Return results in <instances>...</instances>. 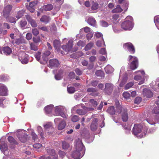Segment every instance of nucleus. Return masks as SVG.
<instances>
[{
  "label": "nucleus",
  "instance_id": "obj_1",
  "mask_svg": "<svg viewBox=\"0 0 159 159\" xmlns=\"http://www.w3.org/2000/svg\"><path fill=\"white\" fill-rule=\"evenodd\" d=\"M76 150L71 155L70 159H80L84 155L85 149L81 139H78L75 145Z\"/></svg>",
  "mask_w": 159,
  "mask_h": 159
},
{
  "label": "nucleus",
  "instance_id": "obj_2",
  "mask_svg": "<svg viewBox=\"0 0 159 159\" xmlns=\"http://www.w3.org/2000/svg\"><path fill=\"white\" fill-rule=\"evenodd\" d=\"M147 129L146 128H143L142 125L139 124L134 125L132 133L134 135H137L140 133L141 134L138 136V137L141 138L145 136L147 133Z\"/></svg>",
  "mask_w": 159,
  "mask_h": 159
},
{
  "label": "nucleus",
  "instance_id": "obj_3",
  "mask_svg": "<svg viewBox=\"0 0 159 159\" xmlns=\"http://www.w3.org/2000/svg\"><path fill=\"white\" fill-rule=\"evenodd\" d=\"M133 18L131 16H127L125 20L121 24V28L125 30H130L133 28L134 24Z\"/></svg>",
  "mask_w": 159,
  "mask_h": 159
},
{
  "label": "nucleus",
  "instance_id": "obj_4",
  "mask_svg": "<svg viewBox=\"0 0 159 159\" xmlns=\"http://www.w3.org/2000/svg\"><path fill=\"white\" fill-rule=\"evenodd\" d=\"M116 111L118 113H121L122 119L123 121L126 122L127 121L128 115L126 108L123 107L121 105H119L116 106Z\"/></svg>",
  "mask_w": 159,
  "mask_h": 159
},
{
  "label": "nucleus",
  "instance_id": "obj_5",
  "mask_svg": "<svg viewBox=\"0 0 159 159\" xmlns=\"http://www.w3.org/2000/svg\"><path fill=\"white\" fill-rule=\"evenodd\" d=\"M0 149L1 151L6 156L8 155L9 154L7 146L3 139V138H1L0 140Z\"/></svg>",
  "mask_w": 159,
  "mask_h": 159
},
{
  "label": "nucleus",
  "instance_id": "obj_6",
  "mask_svg": "<svg viewBox=\"0 0 159 159\" xmlns=\"http://www.w3.org/2000/svg\"><path fill=\"white\" fill-rule=\"evenodd\" d=\"M129 61L132 60V61L130 64V68L132 70H134L136 69L138 66V59L135 57H133L130 55L129 57Z\"/></svg>",
  "mask_w": 159,
  "mask_h": 159
},
{
  "label": "nucleus",
  "instance_id": "obj_7",
  "mask_svg": "<svg viewBox=\"0 0 159 159\" xmlns=\"http://www.w3.org/2000/svg\"><path fill=\"white\" fill-rule=\"evenodd\" d=\"M65 109L64 107L62 106L56 107L55 112L56 115H60L63 118L66 117V115L64 113Z\"/></svg>",
  "mask_w": 159,
  "mask_h": 159
},
{
  "label": "nucleus",
  "instance_id": "obj_8",
  "mask_svg": "<svg viewBox=\"0 0 159 159\" xmlns=\"http://www.w3.org/2000/svg\"><path fill=\"white\" fill-rule=\"evenodd\" d=\"M12 6L8 5L4 7L3 10V15L6 19H7L9 16L12 10Z\"/></svg>",
  "mask_w": 159,
  "mask_h": 159
},
{
  "label": "nucleus",
  "instance_id": "obj_9",
  "mask_svg": "<svg viewBox=\"0 0 159 159\" xmlns=\"http://www.w3.org/2000/svg\"><path fill=\"white\" fill-rule=\"evenodd\" d=\"M25 132L24 130H23L17 133V137L20 141L22 143L25 142L27 140L28 135L25 134Z\"/></svg>",
  "mask_w": 159,
  "mask_h": 159
},
{
  "label": "nucleus",
  "instance_id": "obj_10",
  "mask_svg": "<svg viewBox=\"0 0 159 159\" xmlns=\"http://www.w3.org/2000/svg\"><path fill=\"white\" fill-rule=\"evenodd\" d=\"M114 85L111 83H106L104 89V92L108 95L111 94L114 89Z\"/></svg>",
  "mask_w": 159,
  "mask_h": 159
},
{
  "label": "nucleus",
  "instance_id": "obj_11",
  "mask_svg": "<svg viewBox=\"0 0 159 159\" xmlns=\"http://www.w3.org/2000/svg\"><path fill=\"white\" fill-rule=\"evenodd\" d=\"M72 47V41H69L68 44L62 46V48L63 50L65 52H63H63H61V53L62 54H67L68 52L71 51Z\"/></svg>",
  "mask_w": 159,
  "mask_h": 159
},
{
  "label": "nucleus",
  "instance_id": "obj_12",
  "mask_svg": "<svg viewBox=\"0 0 159 159\" xmlns=\"http://www.w3.org/2000/svg\"><path fill=\"white\" fill-rule=\"evenodd\" d=\"M124 49L127 50L131 53H134L135 52V49L132 44L131 43H127L123 46Z\"/></svg>",
  "mask_w": 159,
  "mask_h": 159
},
{
  "label": "nucleus",
  "instance_id": "obj_13",
  "mask_svg": "<svg viewBox=\"0 0 159 159\" xmlns=\"http://www.w3.org/2000/svg\"><path fill=\"white\" fill-rule=\"evenodd\" d=\"M58 126V129L59 130H62L65 127L66 123L65 121L64 120H61V119L59 118H55L54 119V122L56 123H57L58 121H60Z\"/></svg>",
  "mask_w": 159,
  "mask_h": 159
},
{
  "label": "nucleus",
  "instance_id": "obj_14",
  "mask_svg": "<svg viewBox=\"0 0 159 159\" xmlns=\"http://www.w3.org/2000/svg\"><path fill=\"white\" fill-rule=\"evenodd\" d=\"M143 95L145 98H150L153 96L152 92L149 89H144L143 91Z\"/></svg>",
  "mask_w": 159,
  "mask_h": 159
},
{
  "label": "nucleus",
  "instance_id": "obj_15",
  "mask_svg": "<svg viewBox=\"0 0 159 159\" xmlns=\"http://www.w3.org/2000/svg\"><path fill=\"white\" fill-rule=\"evenodd\" d=\"M25 17L28 22L30 24L32 27H37V25L35 20L33 19L30 16L26 15H25Z\"/></svg>",
  "mask_w": 159,
  "mask_h": 159
},
{
  "label": "nucleus",
  "instance_id": "obj_16",
  "mask_svg": "<svg viewBox=\"0 0 159 159\" xmlns=\"http://www.w3.org/2000/svg\"><path fill=\"white\" fill-rule=\"evenodd\" d=\"M81 108H82L84 110H87V111L93 110L94 109L92 108H87L85 107H84L83 106V104H81L75 106L72 108V111H77V109H79Z\"/></svg>",
  "mask_w": 159,
  "mask_h": 159
},
{
  "label": "nucleus",
  "instance_id": "obj_17",
  "mask_svg": "<svg viewBox=\"0 0 159 159\" xmlns=\"http://www.w3.org/2000/svg\"><path fill=\"white\" fill-rule=\"evenodd\" d=\"M118 2L119 4H122V7L125 12L126 11L129 6V3L126 0H118Z\"/></svg>",
  "mask_w": 159,
  "mask_h": 159
},
{
  "label": "nucleus",
  "instance_id": "obj_18",
  "mask_svg": "<svg viewBox=\"0 0 159 159\" xmlns=\"http://www.w3.org/2000/svg\"><path fill=\"white\" fill-rule=\"evenodd\" d=\"M23 57H21L20 56L19 57V59L20 60L21 62L23 64H26L28 62V56L25 53H22Z\"/></svg>",
  "mask_w": 159,
  "mask_h": 159
},
{
  "label": "nucleus",
  "instance_id": "obj_19",
  "mask_svg": "<svg viewBox=\"0 0 159 159\" xmlns=\"http://www.w3.org/2000/svg\"><path fill=\"white\" fill-rule=\"evenodd\" d=\"M47 151L48 153L51 155V157H49L51 158H54V159H58V156L56 154L54 150L50 148L47 149Z\"/></svg>",
  "mask_w": 159,
  "mask_h": 159
},
{
  "label": "nucleus",
  "instance_id": "obj_20",
  "mask_svg": "<svg viewBox=\"0 0 159 159\" xmlns=\"http://www.w3.org/2000/svg\"><path fill=\"white\" fill-rule=\"evenodd\" d=\"M49 63V66L51 68L53 67H57L59 65L58 61L56 59L50 60Z\"/></svg>",
  "mask_w": 159,
  "mask_h": 159
},
{
  "label": "nucleus",
  "instance_id": "obj_21",
  "mask_svg": "<svg viewBox=\"0 0 159 159\" xmlns=\"http://www.w3.org/2000/svg\"><path fill=\"white\" fill-rule=\"evenodd\" d=\"M97 122V119L95 118L93 120L90 125V128L92 130L95 131L97 129L98 126Z\"/></svg>",
  "mask_w": 159,
  "mask_h": 159
},
{
  "label": "nucleus",
  "instance_id": "obj_22",
  "mask_svg": "<svg viewBox=\"0 0 159 159\" xmlns=\"http://www.w3.org/2000/svg\"><path fill=\"white\" fill-rule=\"evenodd\" d=\"M87 91L89 92H92V93H90V95L93 96H97L98 95L99 93L97 92L98 90L95 88H88Z\"/></svg>",
  "mask_w": 159,
  "mask_h": 159
},
{
  "label": "nucleus",
  "instance_id": "obj_23",
  "mask_svg": "<svg viewBox=\"0 0 159 159\" xmlns=\"http://www.w3.org/2000/svg\"><path fill=\"white\" fill-rule=\"evenodd\" d=\"M3 52L6 55H9L12 52L11 49L8 47H6L3 48ZM0 53H2V50L0 47Z\"/></svg>",
  "mask_w": 159,
  "mask_h": 159
},
{
  "label": "nucleus",
  "instance_id": "obj_24",
  "mask_svg": "<svg viewBox=\"0 0 159 159\" xmlns=\"http://www.w3.org/2000/svg\"><path fill=\"white\" fill-rule=\"evenodd\" d=\"M87 22L89 25L93 26H95L96 24V21L94 18L92 17H89L88 18L87 20Z\"/></svg>",
  "mask_w": 159,
  "mask_h": 159
},
{
  "label": "nucleus",
  "instance_id": "obj_25",
  "mask_svg": "<svg viewBox=\"0 0 159 159\" xmlns=\"http://www.w3.org/2000/svg\"><path fill=\"white\" fill-rule=\"evenodd\" d=\"M7 92V89L6 86L2 85L0 86V95L6 96Z\"/></svg>",
  "mask_w": 159,
  "mask_h": 159
},
{
  "label": "nucleus",
  "instance_id": "obj_26",
  "mask_svg": "<svg viewBox=\"0 0 159 159\" xmlns=\"http://www.w3.org/2000/svg\"><path fill=\"white\" fill-rule=\"evenodd\" d=\"M40 40H34V42L30 43V47L31 49L34 51L38 50L37 46L38 45V43H39Z\"/></svg>",
  "mask_w": 159,
  "mask_h": 159
},
{
  "label": "nucleus",
  "instance_id": "obj_27",
  "mask_svg": "<svg viewBox=\"0 0 159 159\" xmlns=\"http://www.w3.org/2000/svg\"><path fill=\"white\" fill-rule=\"evenodd\" d=\"M105 72L108 74L112 73L114 70L113 68L110 65H107L105 68Z\"/></svg>",
  "mask_w": 159,
  "mask_h": 159
},
{
  "label": "nucleus",
  "instance_id": "obj_28",
  "mask_svg": "<svg viewBox=\"0 0 159 159\" xmlns=\"http://www.w3.org/2000/svg\"><path fill=\"white\" fill-rule=\"evenodd\" d=\"M53 107L54 106L53 105H50L46 107L44 109L45 112L47 114L51 113Z\"/></svg>",
  "mask_w": 159,
  "mask_h": 159
},
{
  "label": "nucleus",
  "instance_id": "obj_29",
  "mask_svg": "<svg viewBox=\"0 0 159 159\" xmlns=\"http://www.w3.org/2000/svg\"><path fill=\"white\" fill-rule=\"evenodd\" d=\"M124 9H122L120 6L118 5H117L116 7L112 10V12L113 13H119L121 12Z\"/></svg>",
  "mask_w": 159,
  "mask_h": 159
},
{
  "label": "nucleus",
  "instance_id": "obj_30",
  "mask_svg": "<svg viewBox=\"0 0 159 159\" xmlns=\"http://www.w3.org/2000/svg\"><path fill=\"white\" fill-rule=\"evenodd\" d=\"M50 20V19L49 16L45 15L43 16L40 19V21L41 22H43L45 23H47L49 22Z\"/></svg>",
  "mask_w": 159,
  "mask_h": 159
},
{
  "label": "nucleus",
  "instance_id": "obj_31",
  "mask_svg": "<svg viewBox=\"0 0 159 159\" xmlns=\"http://www.w3.org/2000/svg\"><path fill=\"white\" fill-rule=\"evenodd\" d=\"M53 8V6L51 4H48L45 5L43 7V9L45 11H50Z\"/></svg>",
  "mask_w": 159,
  "mask_h": 159
},
{
  "label": "nucleus",
  "instance_id": "obj_32",
  "mask_svg": "<svg viewBox=\"0 0 159 159\" xmlns=\"http://www.w3.org/2000/svg\"><path fill=\"white\" fill-rule=\"evenodd\" d=\"M50 54V52L49 51H47L45 53H44L42 56V58L43 60L46 62H47L48 61V59L47 57Z\"/></svg>",
  "mask_w": 159,
  "mask_h": 159
},
{
  "label": "nucleus",
  "instance_id": "obj_33",
  "mask_svg": "<svg viewBox=\"0 0 159 159\" xmlns=\"http://www.w3.org/2000/svg\"><path fill=\"white\" fill-rule=\"evenodd\" d=\"M94 37H96L97 39L103 40V35L100 32H96L94 35Z\"/></svg>",
  "mask_w": 159,
  "mask_h": 159
},
{
  "label": "nucleus",
  "instance_id": "obj_34",
  "mask_svg": "<svg viewBox=\"0 0 159 159\" xmlns=\"http://www.w3.org/2000/svg\"><path fill=\"white\" fill-rule=\"evenodd\" d=\"M62 71H60L57 75H55V77L56 80H58L61 79L63 76L62 75Z\"/></svg>",
  "mask_w": 159,
  "mask_h": 159
},
{
  "label": "nucleus",
  "instance_id": "obj_35",
  "mask_svg": "<svg viewBox=\"0 0 159 159\" xmlns=\"http://www.w3.org/2000/svg\"><path fill=\"white\" fill-rule=\"evenodd\" d=\"M108 112L111 115H113L115 114V112L116 111H115L114 108L113 107H109L107 109Z\"/></svg>",
  "mask_w": 159,
  "mask_h": 159
},
{
  "label": "nucleus",
  "instance_id": "obj_36",
  "mask_svg": "<svg viewBox=\"0 0 159 159\" xmlns=\"http://www.w3.org/2000/svg\"><path fill=\"white\" fill-rule=\"evenodd\" d=\"M8 141L12 144H17V143L13 137L11 136H9L8 137Z\"/></svg>",
  "mask_w": 159,
  "mask_h": 159
},
{
  "label": "nucleus",
  "instance_id": "obj_37",
  "mask_svg": "<svg viewBox=\"0 0 159 159\" xmlns=\"http://www.w3.org/2000/svg\"><path fill=\"white\" fill-rule=\"evenodd\" d=\"M24 11H19L16 15V17L18 19H19L23 16Z\"/></svg>",
  "mask_w": 159,
  "mask_h": 159
},
{
  "label": "nucleus",
  "instance_id": "obj_38",
  "mask_svg": "<svg viewBox=\"0 0 159 159\" xmlns=\"http://www.w3.org/2000/svg\"><path fill=\"white\" fill-rule=\"evenodd\" d=\"M37 130L39 133L40 134V136L42 138H44L43 134V130L42 127L40 126L37 127Z\"/></svg>",
  "mask_w": 159,
  "mask_h": 159
},
{
  "label": "nucleus",
  "instance_id": "obj_39",
  "mask_svg": "<svg viewBox=\"0 0 159 159\" xmlns=\"http://www.w3.org/2000/svg\"><path fill=\"white\" fill-rule=\"evenodd\" d=\"M97 45L98 47H101L105 45L104 40H98Z\"/></svg>",
  "mask_w": 159,
  "mask_h": 159
},
{
  "label": "nucleus",
  "instance_id": "obj_40",
  "mask_svg": "<svg viewBox=\"0 0 159 159\" xmlns=\"http://www.w3.org/2000/svg\"><path fill=\"white\" fill-rule=\"evenodd\" d=\"M70 147L69 144L66 143V141H64L62 142V148L64 149H68Z\"/></svg>",
  "mask_w": 159,
  "mask_h": 159
},
{
  "label": "nucleus",
  "instance_id": "obj_41",
  "mask_svg": "<svg viewBox=\"0 0 159 159\" xmlns=\"http://www.w3.org/2000/svg\"><path fill=\"white\" fill-rule=\"evenodd\" d=\"M134 84V82H130L127 84L125 86V89L126 90H127L131 87H132Z\"/></svg>",
  "mask_w": 159,
  "mask_h": 159
},
{
  "label": "nucleus",
  "instance_id": "obj_42",
  "mask_svg": "<svg viewBox=\"0 0 159 159\" xmlns=\"http://www.w3.org/2000/svg\"><path fill=\"white\" fill-rule=\"evenodd\" d=\"M152 112L153 113L159 115V106L155 107L152 110Z\"/></svg>",
  "mask_w": 159,
  "mask_h": 159
},
{
  "label": "nucleus",
  "instance_id": "obj_43",
  "mask_svg": "<svg viewBox=\"0 0 159 159\" xmlns=\"http://www.w3.org/2000/svg\"><path fill=\"white\" fill-rule=\"evenodd\" d=\"M95 74L98 76L102 77L104 76L103 72L100 70H97Z\"/></svg>",
  "mask_w": 159,
  "mask_h": 159
},
{
  "label": "nucleus",
  "instance_id": "obj_44",
  "mask_svg": "<svg viewBox=\"0 0 159 159\" xmlns=\"http://www.w3.org/2000/svg\"><path fill=\"white\" fill-rule=\"evenodd\" d=\"M67 91L69 93H73L75 92V89L74 87H68Z\"/></svg>",
  "mask_w": 159,
  "mask_h": 159
},
{
  "label": "nucleus",
  "instance_id": "obj_45",
  "mask_svg": "<svg viewBox=\"0 0 159 159\" xmlns=\"http://www.w3.org/2000/svg\"><path fill=\"white\" fill-rule=\"evenodd\" d=\"M89 102L94 107H96L98 105L97 102L93 99L90 100Z\"/></svg>",
  "mask_w": 159,
  "mask_h": 159
},
{
  "label": "nucleus",
  "instance_id": "obj_46",
  "mask_svg": "<svg viewBox=\"0 0 159 159\" xmlns=\"http://www.w3.org/2000/svg\"><path fill=\"white\" fill-rule=\"evenodd\" d=\"M123 96L126 99H129L130 97V93L128 92H124L123 94Z\"/></svg>",
  "mask_w": 159,
  "mask_h": 159
},
{
  "label": "nucleus",
  "instance_id": "obj_47",
  "mask_svg": "<svg viewBox=\"0 0 159 159\" xmlns=\"http://www.w3.org/2000/svg\"><path fill=\"white\" fill-rule=\"evenodd\" d=\"M27 21L25 20H22L20 22V24L22 27H25L27 25Z\"/></svg>",
  "mask_w": 159,
  "mask_h": 159
},
{
  "label": "nucleus",
  "instance_id": "obj_48",
  "mask_svg": "<svg viewBox=\"0 0 159 159\" xmlns=\"http://www.w3.org/2000/svg\"><path fill=\"white\" fill-rule=\"evenodd\" d=\"M93 43H91L88 44L85 48V50H88L90 49L93 46Z\"/></svg>",
  "mask_w": 159,
  "mask_h": 159
},
{
  "label": "nucleus",
  "instance_id": "obj_49",
  "mask_svg": "<svg viewBox=\"0 0 159 159\" xmlns=\"http://www.w3.org/2000/svg\"><path fill=\"white\" fill-rule=\"evenodd\" d=\"M6 19L7 21L11 23H14L16 22L15 18L12 17H9V16L8 19Z\"/></svg>",
  "mask_w": 159,
  "mask_h": 159
},
{
  "label": "nucleus",
  "instance_id": "obj_50",
  "mask_svg": "<svg viewBox=\"0 0 159 159\" xmlns=\"http://www.w3.org/2000/svg\"><path fill=\"white\" fill-rule=\"evenodd\" d=\"M52 124L50 123H48L44 125V128L46 129H52Z\"/></svg>",
  "mask_w": 159,
  "mask_h": 159
},
{
  "label": "nucleus",
  "instance_id": "obj_51",
  "mask_svg": "<svg viewBox=\"0 0 159 159\" xmlns=\"http://www.w3.org/2000/svg\"><path fill=\"white\" fill-rule=\"evenodd\" d=\"M38 1H34L31 2L29 3V7H34L38 3Z\"/></svg>",
  "mask_w": 159,
  "mask_h": 159
},
{
  "label": "nucleus",
  "instance_id": "obj_52",
  "mask_svg": "<svg viewBox=\"0 0 159 159\" xmlns=\"http://www.w3.org/2000/svg\"><path fill=\"white\" fill-rule=\"evenodd\" d=\"M83 30L84 32L86 33H89L91 31V29L89 27L86 26L82 28L81 30Z\"/></svg>",
  "mask_w": 159,
  "mask_h": 159
},
{
  "label": "nucleus",
  "instance_id": "obj_53",
  "mask_svg": "<svg viewBox=\"0 0 159 159\" xmlns=\"http://www.w3.org/2000/svg\"><path fill=\"white\" fill-rule=\"evenodd\" d=\"M32 33L33 35L35 36L37 35L39 33V30L36 28L32 29Z\"/></svg>",
  "mask_w": 159,
  "mask_h": 159
},
{
  "label": "nucleus",
  "instance_id": "obj_54",
  "mask_svg": "<svg viewBox=\"0 0 159 159\" xmlns=\"http://www.w3.org/2000/svg\"><path fill=\"white\" fill-rule=\"evenodd\" d=\"M142 100V98L140 97H137L135 98L134 100V103L139 104L140 103Z\"/></svg>",
  "mask_w": 159,
  "mask_h": 159
},
{
  "label": "nucleus",
  "instance_id": "obj_55",
  "mask_svg": "<svg viewBox=\"0 0 159 159\" xmlns=\"http://www.w3.org/2000/svg\"><path fill=\"white\" fill-rule=\"evenodd\" d=\"M53 44L55 48H57L60 46V42L59 40H54Z\"/></svg>",
  "mask_w": 159,
  "mask_h": 159
},
{
  "label": "nucleus",
  "instance_id": "obj_56",
  "mask_svg": "<svg viewBox=\"0 0 159 159\" xmlns=\"http://www.w3.org/2000/svg\"><path fill=\"white\" fill-rule=\"evenodd\" d=\"M77 113L81 115H83L85 114V112L82 109H77Z\"/></svg>",
  "mask_w": 159,
  "mask_h": 159
},
{
  "label": "nucleus",
  "instance_id": "obj_57",
  "mask_svg": "<svg viewBox=\"0 0 159 159\" xmlns=\"http://www.w3.org/2000/svg\"><path fill=\"white\" fill-rule=\"evenodd\" d=\"M98 7V4L96 3H94L92 6V9L93 10H96Z\"/></svg>",
  "mask_w": 159,
  "mask_h": 159
},
{
  "label": "nucleus",
  "instance_id": "obj_58",
  "mask_svg": "<svg viewBox=\"0 0 159 159\" xmlns=\"http://www.w3.org/2000/svg\"><path fill=\"white\" fill-rule=\"evenodd\" d=\"M93 33L89 32L86 34V37L87 40H90L93 37Z\"/></svg>",
  "mask_w": 159,
  "mask_h": 159
},
{
  "label": "nucleus",
  "instance_id": "obj_59",
  "mask_svg": "<svg viewBox=\"0 0 159 159\" xmlns=\"http://www.w3.org/2000/svg\"><path fill=\"white\" fill-rule=\"evenodd\" d=\"M71 120L73 122H76L79 120V119L77 116L74 115L72 117Z\"/></svg>",
  "mask_w": 159,
  "mask_h": 159
},
{
  "label": "nucleus",
  "instance_id": "obj_60",
  "mask_svg": "<svg viewBox=\"0 0 159 159\" xmlns=\"http://www.w3.org/2000/svg\"><path fill=\"white\" fill-rule=\"evenodd\" d=\"M41 52H38L35 55V57L37 61H40V57Z\"/></svg>",
  "mask_w": 159,
  "mask_h": 159
},
{
  "label": "nucleus",
  "instance_id": "obj_61",
  "mask_svg": "<svg viewBox=\"0 0 159 159\" xmlns=\"http://www.w3.org/2000/svg\"><path fill=\"white\" fill-rule=\"evenodd\" d=\"M59 154L60 157L63 158L66 155V153L63 151H60L59 152Z\"/></svg>",
  "mask_w": 159,
  "mask_h": 159
},
{
  "label": "nucleus",
  "instance_id": "obj_62",
  "mask_svg": "<svg viewBox=\"0 0 159 159\" xmlns=\"http://www.w3.org/2000/svg\"><path fill=\"white\" fill-rule=\"evenodd\" d=\"M31 135L33 140H35L37 139L38 138L37 136L34 132H32L31 134Z\"/></svg>",
  "mask_w": 159,
  "mask_h": 159
},
{
  "label": "nucleus",
  "instance_id": "obj_63",
  "mask_svg": "<svg viewBox=\"0 0 159 159\" xmlns=\"http://www.w3.org/2000/svg\"><path fill=\"white\" fill-rule=\"evenodd\" d=\"M119 18V15L118 14H115L113 15L112 16L113 19L115 21H118L117 20Z\"/></svg>",
  "mask_w": 159,
  "mask_h": 159
},
{
  "label": "nucleus",
  "instance_id": "obj_64",
  "mask_svg": "<svg viewBox=\"0 0 159 159\" xmlns=\"http://www.w3.org/2000/svg\"><path fill=\"white\" fill-rule=\"evenodd\" d=\"M154 22L155 24H159V16H155L154 18Z\"/></svg>",
  "mask_w": 159,
  "mask_h": 159
}]
</instances>
